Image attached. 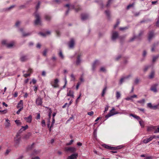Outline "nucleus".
<instances>
[{
    "label": "nucleus",
    "instance_id": "3c124183",
    "mask_svg": "<svg viewBox=\"0 0 159 159\" xmlns=\"http://www.w3.org/2000/svg\"><path fill=\"white\" fill-rule=\"evenodd\" d=\"M116 147V149H121V148H122L123 147V146L122 145H120Z\"/></svg>",
    "mask_w": 159,
    "mask_h": 159
},
{
    "label": "nucleus",
    "instance_id": "9d476101",
    "mask_svg": "<svg viewBox=\"0 0 159 159\" xmlns=\"http://www.w3.org/2000/svg\"><path fill=\"white\" fill-rule=\"evenodd\" d=\"M78 157V153H75L69 156L67 159H76Z\"/></svg>",
    "mask_w": 159,
    "mask_h": 159
},
{
    "label": "nucleus",
    "instance_id": "774afa93",
    "mask_svg": "<svg viewBox=\"0 0 159 159\" xmlns=\"http://www.w3.org/2000/svg\"><path fill=\"white\" fill-rule=\"evenodd\" d=\"M156 25L157 26H159V18L157 22Z\"/></svg>",
    "mask_w": 159,
    "mask_h": 159
},
{
    "label": "nucleus",
    "instance_id": "473e14b6",
    "mask_svg": "<svg viewBox=\"0 0 159 159\" xmlns=\"http://www.w3.org/2000/svg\"><path fill=\"white\" fill-rule=\"evenodd\" d=\"M81 62V60L80 58V57L79 56L77 58V60L76 62V64L77 65H79Z\"/></svg>",
    "mask_w": 159,
    "mask_h": 159
},
{
    "label": "nucleus",
    "instance_id": "c756f323",
    "mask_svg": "<svg viewBox=\"0 0 159 159\" xmlns=\"http://www.w3.org/2000/svg\"><path fill=\"white\" fill-rule=\"evenodd\" d=\"M130 116H133L134 118L135 119H136L139 121L141 120L139 116H137L136 115H134L131 114H130Z\"/></svg>",
    "mask_w": 159,
    "mask_h": 159
},
{
    "label": "nucleus",
    "instance_id": "9b49d317",
    "mask_svg": "<svg viewBox=\"0 0 159 159\" xmlns=\"http://www.w3.org/2000/svg\"><path fill=\"white\" fill-rule=\"evenodd\" d=\"M36 103L37 106L41 105L42 103V99L38 97L36 100Z\"/></svg>",
    "mask_w": 159,
    "mask_h": 159
},
{
    "label": "nucleus",
    "instance_id": "49530a36",
    "mask_svg": "<svg viewBox=\"0 0 159 159\" xmlns=\"http://www.w3.org/2000/svg\"><path fill=\"white\" fill-rule=\"evenodd\" d=\"M41 124L42 125L43 127H44L45 126V121L44 120H42V122H41Z\"/></svg>",
    "mask_w": 159,
    "mask_h": 159
},
{
    "label": "nucleus",
    "instance_id": "69168bd1",
    "mask_svg": "<svg viewBox=\"0 0 159 159\" xmlns=\"http://www.w3.org/2000/svg\"><path fill=\"white\" fill-rule=\"evenodd\" d=\"M30 75V73H26V74H25L24 75L25 77H26L28 76H29Z\"/></svg>",
    "mask_w": 159,
    "mask_h": 159
},
{
    "label": "nucleus",
    "instance_id": "7c9ffc66",
    "mask_svg": "<svg viewBox=\"0 0 159 159\" xmlns=\"http://www.w3.org/2000/svg\"><path fill=\"white\" fill-rule=\"evenodd\" d=\"M154 33L152 32H150L148 35V39L149 40H150L154 36Z\"/></svg>",
    "mask_w": 159,
    "mask_h": 159
},
{
    "label": "nucleus",
    "instance_id": "052dcab7",
    "mask_svg": "<svg viewBox=\"0 0 159 159\" xmlns=\"http://www.w3.org/2000/svg\"><path fill=\"white\" fill-rule=\"evenodd\" d=\"M93 113H93V111H91L90 112H88V114L89 115V116H92L93 115Z\"/></svg>",
    "mask_w": 159,
    "mask_h": 159
},
{
    "label": "nucleus",
    "instance_id": "79ce46f5",
    "mask_svg": "<svg viewBox=\"0 0 159 159\" xmlns=\"http://www.w3.org/2000/svg\"><path fill=\"white\" fill-rule=\"evenodd\" d=\"M159 57V55H158L157 56L154 57L153 58V59H152L153 62H154L155 61H156V60Z\"/></svg>",
    "mask_w": 159,
    "mask_h": 159
},
{
    "label": "nucleus",
    "instance_id": "1a4fd4ad",
    "mask_svg": "<svg viewBox=\"0 0 159 159\" xmlns=\"http://www.w3.org/2000/svg\"><path fill=\"white\" fill-rule=\"evenodd\" d=\"M100 64L99 61L98 60H95V61L93 64L92 66V70L93 71L95 70L96 67L98 66Z\"/></svg>",
    "mask_w": 159,
    "mask_h": 159
},
{
    "label": "nucleus",
    "instance_id": "6ab92c4d",
    "mask_svg": "<svg viewBox=\"0 0 159 159\" xmlns=\"http://www.w3.org/2000/svg\"><path fill=\"white\" fill-rule=\"evenodd\" d=\"M148 107L150 108L151 109H156L157 108V105L152 106L151 103H148L147 104Z\"/></svg>",
    "mask_w": 159,
    "mask_h": 159
},
{
    "label": "nucleus",
    "instance_id": "c03bdc74",
    "mask_svg": "<svg viewBox=\"0 0 159 159\" xmlns=\"http://www.w3.org/2000/svg\"><path fill=\"white\" fill-rule=\"evenodd\" d=\"M106 88H104L103 90H102V96H103L105 93V92H106Z\"/></svg>",
    "mask_w": 159,
    "mask_h": 159
},
{
    "label": "nucleus",
    "instance_id": "13d9d810",
    "mask_svg": "<svg viewBox=\"0 0 159 159\" xmlns=\"http://www.w3.org/2000/svg\"><path fill=\"white\" fill-rule=\"evenodd\" d=\"M73 140H71L70 142L69 143H68L66 144V145H71L72 143H73Z\"/></svg>",
    "mask_w": 159,
    "mask_h": 159
},
{
    "label": "nucleus",
    "instance_id": "bf43d9fd",
    "mask_svg": "<svg viewBox=\"0 0 159 159\" xmlns=\"http://www.w3.org/2000/svg\"><path fill=\"white\" fill-rule=\"evenodd\" d=\"M139 80L138 78H136L135 79V81H134V83H135L137 84L139 83Z\"/></svg>",
    "mask_w": 159,
    "mask_h": 159
},
{
    "label": "nucleus",
    "instance_id": "39448f33",
    "mask_svg": "<svg viewBox=\"0 0 159 159\" xmlns=\"http://www.w3.org/2000/svg\"><path fill=\"white\" fill-rule=\"evenodd\" d=\"M59 80L58 79H55L54 81L51 82V84L54 88H57L58 87L59 85L58 83Z\"/></svg>",
    "mask_w": 159,
    "mask_h": 159
},
{
    "label": "nucleus",
    "instance_id": "bb28decb",
    "mask_svg": "<svg viewBox=\"0 0 159 159\" xmlns=\"http://www.w3.org/2000/svg\"><path fill=\"white\" fill-rule=\"evenodd\" d=\"M20 59L21 61H24L26 60L27 58L26 56L23 55L20 57Z\"/></svg>",
    "mask_w": 159,
    "mask_h": 159
},
{
    "label": "nucleus",
    "instance_id": "b1692460",
    "mask_svg": "<svg viewBox=\"0 0 159 159\" xmlns=\"http://www.w3.org/2000/svg\"><path fill=\"white\" fill-rule=\"evenodd\" d=\"M51 34V32L49 31H47L45 32V33H39V34H40L41 35L43 36H45L47 35H48L50 34Z\"/></svg>",
    "mask_w": 159,
    "mask_h": 159
},
{
    "label": "nucleus",
    "instance_id": "58836bf2",
    "mask_svg": "<svg viewBox=\"0 0 159 159\" xmlns=\"http://www.w3.org/2000/svg\"><path fill=\"white\" fill-rule=\"evenodd\" d=\"M116 97L117 99H118L120 97V94L119 92H117L116 93Z\"/></svg>",
    "mask_w": 159,
    "mask_h": 159
},
{
    "label": "nucleus",
    "instance_id": "6e6552de",
    "mask_svg": "<svg viewBox=\"0 0 159 159\" xmlns=\"http://www.w3.org/2000/svg\"><path fill=\"white\" fill-rule=\"evenodd\" d=\"M102 146L105 148L107 149L112 150H116V147H111L106 144H102Z\"/></svg>",
    "mask_w": 159,
    "mask_h": 159
},
{
    "label": "nucleus",
    "instance_id": "603ef678",
    "mask_svg": "<svg viewBox=\"0 0 159 159\" xmlns=\"http://www.w3.org/2000/svg\"><path fill=\"white\" fill-rule=\"evenodd\" d=\"M40 152V150H34V154H39Z\"/></svg>",
    "mask_w": 159,
    "mask_h": 159
},
{
    "label": "nucleus",
    "instance_id": "f257e3e1",
    "mask_svg": "<svg viewBox=\"0 0 159 159\" xmlns=\"http://www.w3.org/2000/svg\"><path fill=\"white\" fill-rule=\"evenodd\" d=\"M34 16L35 18L34 22V24L36 25H41V18L39 13L36 11L34 14Z\"/></svg>",
    "mask_w": 159,
    "mask_h": 159
},
{
    "label": "nucleus",
    "instance_id": "09e8293b",
    "mask_svg": "<svg viewBox=\"0 0 159 159\" xmlns=\"http://www.w3.org/2000/svg\"><path fill=\"white\" fill-rule=\"evenodd\" d=\"M70 77L71 78V81L74 80H75V77L74 75L73 74H71L70 75Z\"/></svg>",
    "mask_w": 159,
    "mask_h": 159
},
{
    "label": "nucleus",
    "instance_id": "de8ad7c7",
    "mask_svg": "<svg viewBox=\"0 0 159 159\" xmlns=\"http://www.w3.org/2000/svg\"><path fill=\"white\" fill-rule=\"evenodd\" d=\"M20 21H17L16 23L15 26L17 27H18L20 25Z\"/></svg>",
    "mask_w": 159,
    "mask_h": 159
},
{
    "label": "nucleus",
    "instance_id": "f704fd0d",
    "mask_svg": "<svg viewBox=\"0 0 159 159\" xmlns=\"http://www.w3.org/2000/svg\"><path fill=\"white\" fill-rule=\"evenodd\" d=\"M45 20L47 21H49L51 19V17L48 15H46L45 16Z\"/></svg>",
    "mask_w": 159,
    "mask_h": 159
},
{
    "label": "nucleus",
    "instance_id": "2eb2a0df",
    "mask_svg": "<svg viewBox=\"0 0 159 159\" xmlns=\"http://www.w3.org/2000/svg\"><path fill=\"white\" fill-rule=\"evenodd\" d=\"M17 108H20L23 109V102L22 100H20L19 102L18 103L17 106Z\"/></svg>",
    "mask_w": 159,
    "mask_h": 159
},
{
    "label": "nucleus",
    "instance_id": "a19ab883",
    "mask_svg": "<svg viewBox=\"0 0 159 159\" xmlns=\"http://www.w3.org/2000/svg\"><path fill=\"white\" fill-rule=\"evenodd\" d=\"M100 71L102 72H105L106 71V69L104 67H102L100 69Z\"/></svg>",
    "mask_w": 159,
    "mask_h": 159
},
{
    "label": "nucleus",
    "instance_id": "e2e57ef3",
    "mask_svg": "<svg viewBox=\"0 0 159 159\" xmlns=\"http://www.w3.org/2000/svg\"><path fill=\"white\" fill-rule=\"evenodd\" d=\"M50 119L49 118V119H48V122H47V126L48 127H49V126L50 125Z\"/></svg>",
    "mask_w": 159,
    "mask_h": 159
},
{
    "label": "nucleus",
    "instance_id": "680f3d73",
    "mask_svg": "<svg viewBox=\"0 0 159 159\" xmlns=\"http://www.w3.org/2000/svg\"><path fill=\"white\" fill-rule=\"evenodd\" d=\"M119 24V22L118 21H117V23L115 25H114V29H115L117 26Z\"/></svg>",
    "mask_w": 159,
    "mask_h": 159
},
{
    "label": "nucleus",
    "instance_id": "e433bc0d",
    "mask_svg": "<svg viewBox=\"0 0 159 159\" xmlns=\"http://www.w3.org/2000/svg\"><path fill=\"white\" fill-rule=\"evenodd\" d=\"M105 13L108 17H109L110 15V12L108 10H106L105 11Z\"/></svg>",
    "mask_w": 159,
    "mask_h": 159
},
{
    "label": "nucleus",
    "instance_id": "5fc2aeb1",
    "mask_svg": "<svg viewBox=\"0 0 159 159\" xmlns=\"http://www.w3.org/2000/svg\"><path fill=\"white\" fill-rule=\"evenodd\" d=\"M55 119H54V118L53 117L52 118V124L51 125V127L53 126L54 124L55 123Z\"/></svg>",
    "mask_w": 159,
    "mask_h": 159
},
{
    "label": "nucleus",
    "instance_id": "20e7f679",
    "mask_svg": "<svg viewBox=\"0 0 159 159\" xmlns=\"http://www.w3.org/2000/svg\"><path fill=\"white\" fill-rule=\"evenodd\" d=\"M20 32L21 33L23 37H26L30 35L31 33L30 32H24V29L22 28H20L19 29Z\"/></svg>",
    "mask_w": 159,
    "mask_h": 159
},
{
    "label": "nucleus",
    "instance_id": "a878e982",
    "mask_svg": "<svg viewBox=\"0 0 159 159\" xmlns=\"http://www.w3.org/2000/svg\"><path fill=\"white\" fill-rule=\"evenodd\" d=\"M152 140L150 136L149 138L144 139L143 141V142L144 143H147Z\"/></svg>",
    "mask_w": 159,
    "mask_h": 159
},
{
    "label": "nucleus",
    "instance_id": "a18cd8bd",
    "mask_svg": "<svg viewBox=\"0 0 159 159\" xmlns=\"http://www.w3.org/2000/svg\"><path fill=\"white\" fill-rule=\"evenodd\" d=\"M128 28L127 27H121L119 28V30H124L128 29Z\"/></svg>",
    "mask_w": 159,
    "mask_h": 159
},
{
    "label": "nucleus",
    "instance_id": "0e129e2a",
    "mask_svg": "<svg viewBox=\"0 0 159 159\" xmlns=\"http://www.w3.org/2000/svg\"><path fill=\"white\" fill-rule=\"evenodd\" d=\"M15 123L17 125H19V124L20 123V121L19 120H15Z\"/></svg>",
    "mask_w": 159,
    "mask_h": 159
},
{
    "label": "nucleus",
    "instance_id": "ea45409f",
    "mask_svg": "<svg viewBox=\"0 0 159 159\" xmlns=\"http://www.w3.org/2000/svg\"><path fill=\"white\" fill-rule=\"evenodd\" d=\"M145 102V100L144 99H142V100L138 101H137L138 103H141V104H143Z\"/></svg>",
    "mask_w": 159,
    "mask_h": 159
},
{
    "label": "nucleus",
    "instance_id": "aec40b11",
    "mask_svg": "<svg viewBox=\"0 0 159 159\" xmlns=\"http://www.w3.org/2000/svg\"><path fill=\"white\" fill-rule=\"evenodd\" d=\"M130 75H129V76H125V77H123L121 78L119 82V84H121L124 81L125 79L128 78L129 77H130Z\"/></svg>",
    "mask_w": 159,
    "mask_h": 159
},
{
    "label": "nucleus",
    "instance_id": "cd10ccee",
    "mask_svg": "<svg viewBox=\"0 0 159 159\" xmlns=\"http://www.w3.org/2000/svg\"><path fill=\"white\" fill-rule=\"evenodd\" d=\"M9 42V41L7 40L3 39L2 41V44L3 45L6 46Z\"/></svg>",
    "mask_w": 159,
    "mask_h": 159
},
{
    "label": "nucleus",
    "instance_id": "412c9836",
    "mask_svg": "<svg viewBox=\"0 0 159 159\" xmlns=\"http://www.w3.org/2000/svg\"><path fill=\"white\" fill-rule=\"evenodd\" d=\"M88 17L89 16L87 14H82L81 16V19L83 20H86Z\"/></svg>",
    "mask_w": 159,
    "mask_h": 159
},
{
    "label": "nucleus",
    "instance_id": "4be33fe9",
    "mask_svg": "<svg viewBox=\"0 0 159 159\" xmlns=\"http://www.w3.org/2000/svg\"><path fill=\"white\" fill-rule=\"evenodd\" d=\"M67 95L68 96L71 97L73 98L74 97V92L73 91L70 90L67 93Z\"/></svg>",
    "mask_w": 159,
    "mask_h": 159
},
{
    "label": "nucleus",
    "instance_id": "5701e85b",
    "mask_svg": "<svg viewBox=\"0 0 159 159\" xmlns=\"http://www.w3.org/2000/svg\"><path fill=\"white\" fill-rule=\"evenodd\" d=\"M14 42H9L6 46L8 48H11L14 45Z\"/></svg>",
    "mask_w": 159,
    "mask_h": 159
},
{
    "label": "nucleus",
    "instance_id": "4468645a",
    "mask_svg": "<svg viewBox=\"0 0 159 159\" xmlns=\"http://www.w3.org/2000/svg\"><path fill=\"white\" fill-rule=\"evenodd\" d=\"M25 120L27 122L30 123L32 121V116L30 115L28 117H25L24 118Z\"/></svg>",
    "mask_w": 159,
    "mask_h": 159
},
{
    "label": "nucleus",
    "instance_id": "4d7b16f0",
    "mask_svg": "<svg viewBox=\"0 0 159 159\" xmlns=\"http://www.w3.org/2000/svg\"><path fill=\"white\" fill-rule=\"evenodd\" d=\"M36 82V80L35 79H32V82H30V84L32 83L33 84H35Z\"/></svg>",
    "mask_w": 159,
    "mask_h": 159
},
{
    "label": "nucleus",
    "instance_id": "f8f14e48",
    "mask_svg": "<svg viewBox=\"0 0 159 159\" xmlns=\"http://www.w3.org/2000/svg\"><path fill=\"white\" fill-rule=\"evenodd\" d=\"M5 127L7 129L9 128L11 126L10 121L8 119L5 120V122L4 123Z\"/></svg>",
    "mask_w": 159,
    "mask_h": 159
},
{
    "label": "nucleus",
    "instance_id": "338daca9",
    "mask_svg": "<svg viewBox=\"0 0 159 159\" xmlns=\"http://www.w3.org/2000/svg\"><path fill=\"white\" fill-rule=\"evenodd\" d=\"M41 44L39 43H37V45H36V47L37 48H40L41 47Z\"/></svg>",
    "mask_w": 159,
    "mask_h": 159
},
{
    "label": "nucleus",
    "instance_id": "423d86ee",
    "mask_svg": "<svg viewBox=\"0 0 159 159\" xmlns=\"http://www.w3.org/2000/svg\"><path fill=\"white\" fill-rule=\"evenodd\" d=\"M118 37V33L116 31H113L112 32L111 35V39L115 41Z\"/></svg>",
    "mask_w": 159,
    "mask_h": 159
},
{
    "label": "nucleus",
    "instance_id": "6e6d98bb",
    "mask_svg": "<svg viewBox=\"0 0 159 159\" xmlns=\"http://www.w3.org/2000/svg\"><path fill=\"white\" fill-rule=\"evenodd\" d=\"M40 5V2H38L37 4L36 5V10H37L38 8H39V7Z\"/></svg>",
    "mask_w": 159,
    "mask_h": 159
},
{
    "label": "nucleus",
    "instance_id": "ddd939ff",
    "mask_svg": "<svg viewBox=\"0 0 159 159\" xmlns=\"http://www.w3.org/2000/svg\"><path fill=\"white\" fill-rule=\"evenodd\" d=\"M75 43V41L73 39H71L68 43V46L70 48H73Z\"/></svg>",
    "mask_w": 159,
    "mask_h": 159
},
{
    "label": "nucleus",
    "instance_id": "0eeeda50",
    "mask_svg": "<svg viewBox=\"0 0 159 159\" xmlns=\"http://www.w3.org/2000/svg\"><path fill=\"white\" fill-rule=\"evenodd\" d=\"M65 7H67L68 8V10H67L66 12V14H67L68 13V11L70 10L73 9H76L75 8V7L74 5H70L69 4H66L65 5Z\"/></svg>",
    "mask_w": 159,
    "mask_h": 159
},
{
    "label": "nucleus",
    "instance_id": "393cba45",
    "mask_svg": "<svg viewBox=\"0 0 159 159\" xmlns=\"http://www.w3.org/2000/svg\"><path fill=\"white\" fill-rule=\"evenodd\" d=\"M157 85L155 84L152 86L151 90L154 92H157V89L156 88V86Z\"/></svg>",
    "mask_w": 159,
    "mask_h": 159
},
{
    "label": "nucleus",
    "instance_id": "f03ea898",
    "mask_svg": "<svg viewBox=\"0 0 159 159\" xmlns=\"http://www.w3.org/2000/svg\"><path fill=\"white\" fill-rule=\"evenodd\" d=\"M115 110V108H112V109L111 111H110L109 113L105 117L106 118H107V119L109 117L112 116H113L115 115L120 113L119 112H118L114 111ZM123 111V112L122 113H120L121 114H127V113H126L125 112V111Z\"/></svg>",
    "mask_w": 159,
    "mask_h": 159
},
{
    "label": "nucleus",
    "instance_id": "dca6fc26",
    "mask_svg": "<svg viewBox=\"0 0 159 159\" xmlns=\"http://www.w3.org/2000/svg\"><path fill=\"white\" fill-rule=\"evenodd\" d=\"M18 135H16V138H15L14 139V142L15 143L16 146H18L19 144L20 139V138H17Z\"/></svg>",
    "mask_w": 159,
    "mask_h": 159
},
{
    "label": "nucleus",
    "instance_id": "a211bd4d",
    "mask_svg": "<svg viewBox=\"0 0 159 159\" xmlns=\"http://www.w3.org/2000/svg\"><path fill=\"white\" fill-rule=\"evenodd\" d=\"M156 128V126L151 125L147 127V130L148 131H152L155 130Z\"/></svg>",
    "mask_w": 159,
    "mask_h": 159
},
{
    "label": "nucleus",
    "instance_id": "7ed1b4c3",
    "mask_svg": "<svg viewBox=\"0 0 159 159\" xmlns=\"http://www.w3.org/2000/svg\"><path fill=\"white\" fill-rule=\"evenodd\" d=\"M65 150L66 152H70L71 153H73L76 151V148L74 147H66L65 148Z\"/></svg>",
    "mask_w": 159,
    "mask_h": 159
},
{
    "label": "nucleus",
    "instance_id": "864d4df0",
    "mask_svg": "<svg viewBox=\"0 0 159 159\" xmlns=\"http://www.w3.org/2000/svg\"><path fill=\"white\" fill-rule=\"evenodd\" d=\"M59 56L62 59H63L64 56H63V55L62 54V53L60 51V52L59 53Z\"/></svg>",
    "mask_w": 159,
    "mask_h": 159
},
{
    "label": "nucleus",
    "instance_id": "4c0bfd02",
    "mask_svg": "<svg viewBox=\"0 0 159 159\" xmlns=\"http://www.w3.org/2000/svg\"><path fill=\"white\" fill-rule=\"evenodd\" d=\"M139 123L142 127H144V122L143 120L139 121Z\"/></svg>",
    "mask_w": 159,
    "mask_h": 159
},
{
    "label": "nucleus",
    "instance_id": "f3484780",
    "mask_svg": "<svg viewBox=\"0 0 159 159\" xmlns=\"http://www.w3.org/2000/svg\"><path fill=\"white\" fill-rule=\"evenodd\" d=\"M137 98V96L136 95H133L131 96L130 97H128L126 98L125 99L126 100H131L133 101V98Z\"/></svg>",
    "mask_w": 159,
    "mask_h": 159
},
{
    "label": "nucleus",
    "instance_id": "c85d7f7f",
    "mask_svg": "<svg viewBox=\"0 0 159 159\" xmlns=\"http://www.w3.org/2000/svg\"><path fill=\"white\" fill-rule=\"evenodd\" d=\"M21 127L22 128L20 129V131L21 132H22L23 131H24L28 129V126L27 125H26L25 126H22Z\"/></svg>",
    "mask_w": 159,
    "mask_h": 159
},
{
    "label": "nucleus",
    "instance_id": "37998d69",
    "mask_svg": "<svg viewBox=\"0 0 159 159\" xmlns=\"http://www.w3.org/2000/svg\"><path fill=\"white\" fill-rule=\"evenodd\" d=\"M112 0H109L108 1L106 5V6L107 7H109L110 4L111 3L112 1Z\"/></svg>",
    "mask_w": 159,
    "mask_h": 159
},
{
    "label": "nucleus",
    "instance_id": "72a5a7b5",
    "mask_svg": "<svg viewBox=\"0 0 159 159\" xmlns=\"http://www.w3.org/2000/svg\"><path fill=\"white\" fill-rule=\"evenodd\" d=\"M31 135V134L30 133H29L28 134L25 135L23 138L24 139H27L29 138Z\"/></svg>",
    "mask_w": 159,
    "mask_h": 159
},
{
    "label": "nucleus",
    "instance_id": "c9c22d12",
    "mask_svg": "<svg viewBox=\"0 0 159 159\" xmlns=\"http://www.w3.org/2000/svg\"><path fill=\"white\" fill-rule=\"evenodd\" d=\"M97 129H94L93 131V135L95 138H96L97 136Z\"/></svg>",
    "mask_w": 159,
    "mask_h": 159
},
{
    "label": "nucleus",
    "instance_id": "2f4dec72",
    "mask_svg": "<svg viewBox=\"0 0 159 159\" xmlns=\"http://www.w3.org/2000/svg\"><path fill=\"white\" fill-rule=\"evenodd\" d=\"M155 75V73L154 71H152L151 72V73L150 75H149V78L150 79H152L153 78L154 76Z\"/></svg>",
    "mask_w": 159,
    "mask_h": 159
},
{
    "label": "nucleus",
    "instance_id": "8fccbe9b",
    "mask_svg": "<svg viewBox=\"0 0 159 159\" xmlns=\"http://www.w3.org/2000/svg\"><path fill=\"white\" fill-rule=\"evenodd\" d=\"M48 51V50L47 49H45L43 52V55L44 56H46L47 53Z\"/></svg>",
    "mask_w": 159,
    "mask_h": 159
}]
</instances>
